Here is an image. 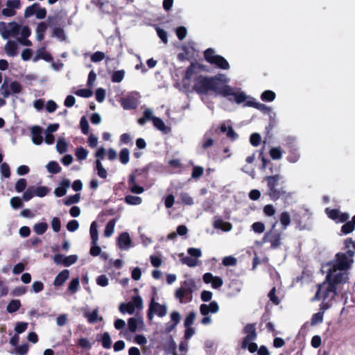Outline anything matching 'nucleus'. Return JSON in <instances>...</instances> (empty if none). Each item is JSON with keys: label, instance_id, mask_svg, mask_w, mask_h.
Returning <instances> with one entry per match:
<instances>
[{"label": "nucleus", "instance_id": "338daca9", "mask_svg": "<svg viewBox=\"0 0 355 355\" xmlns=\"http://www.w3.org/2000/svg\"><path fill=\"white\" fill-rule=\"evenodd\" d=\"M10 205L13 209H19L23 207L22 200L19 197H12L10 199Z\"/></svg>", "mask_w": 355, "mask_h": 355}, {"label": "nucleus", "instance_id": "c756f323", "mask_svg": "<svg viewBox=\"0 0 355 355\" xmlns=\"http://www.w3.org/2000/svg\"><path fill=\"white\" fill-rule=\"evenodd\" d=\"M116 220L115 218L110 220L106 225L104 230V236L105 237H110L114 232V226Z\"/></svg>", "mask_w": 355, "mask_h": 355}, {"label": "nucleus", "instance_id": "a211bd4d", "mask_svg": "<svg viewBox=\"0 0 355 355\" xmlns=\"http://www.w3.org/2000/svg\"><path fill=\"white\" fill-rule=\"evenodd\" d=\"M69 271L67 269H64L60 272L55 277L53 281V285L56 287L62 286L69 278Z\"/></svg>", "mask_w": 355, "mask_h": 355}, {"label": "nucleus", "instance_id": "ddd939ff", "mask_svg": "<svg viewBox=\"0 0 355 355\" xmlns=\"http://www.w3.org/2000/svg\"><path fill=\"white\" fill-rule=\"evenodd\" d=\"M218 310L219 306L216 301H212L209 304H202L200 306V312L202 315H207L209 313H216Z\"/></svg>", "mask_w": 355, "mask_h": 355}, {"label": "nucleus", "instance_id": "4d7b16f0", "mask_svg": "<svg viewBox=\"0 0 355 355\" xmlns=\"http://www.w3.org/2000/svg\"><path fill=\"white\" fill-rule=\"evenodd\" d=\"M9 88L12 94H19L22 91V87L17 81L12 82Z\"/></svg>", "mask_w": 355, "mask_h": 355}, {"label": "nucleus", "instance_id": "5fc2aeb1", "mask_svg": "<svg viewBox=\"0 0 355 355\" xmlns=\"http://www.w3.org/2000/svg\"><path fill=\"white\" fill-rule=\"evenodd\" d=\"M204 173V168L200 166H195L193 168L191 173V178L193 179H198L200 178Z\"/></svg>", "mask_w": 355, "mask_h": 355}, {"label": "nucleus", "instance_id": "5701e85b", "mask_svg": "<svg viewBox=\"0 0 355 355\" xmlns=\"http://www.w3.org/2000/svg\"><path fill=\"white\" fill-rule=\"evenodd\" d=\"M300 157V154L297 148L291 147L288 151L286 159L291 163L297 162Z\"/></svg>", "mask_w": 355, "mask_h": 355}, {"label": "nucleus", "instance_id": "473e14b6", "mask_svg": "<svg viewBox=\"0 0 355 355\" xmlns=\"http://www.w3.org/2000/svg\"><path fill=\"white\" fill-rule=\"evenodd\" d=\"M101 344L103 348L110 349L112 346V340L108 332H104L101 336Z\"/></svg>", "mask_w": 355, "mask_h": 355}, {"label": "nucleus", "instance_id": "e433bc0d", "mask_svg": "<svg viewBox=\"0 0 355 355\" xmlns=\"http://www.w3.org/2000/svg\"><path fill=\"white\" fill-rule=\"evenodd\" d=\"M96 168L97 170V174L100 178L103 179H105L107 178V171L105 170V168H104L99 159H97L96 161Z\"/></svg>", "mask_w": 355, "mask_h": 355}, {"label": "nucleus", "instance_id": "7ed1b4c3", "mask_svg": "<svg viewBox=\"0 0 355 355\" xmlns=\"http://www.w3.org/2000/svg\"><path fill=\"white\" fill-rule=\"evenodd\" d=\"M195 287L196 284L193 279L185 280L182 283L181 286L175 291V296L182 304L190 302L193 299Z\"/></svg>", "mask_w": 355, "mask_h": 355}, {"label": "nucleus", "instance_id": "dca6fc26", "mask_svg": "<svg viewBox=\"0 0 355 355\" xmlns=\"http://www.w3.org/2000/svg\"><path fill=\"white\" fill-rule=\"evenodd\" d=\"M198 68L202 69L203 65L198 64L197 63L191 62V64L187 68L184 75L183 76V81L190 80L194 73H196V69Z\"/></svg>", "mask_w": 355, "mask_h": 355}, {"label": "nucleus", "instance_id": "6e6552de", "mask_svg": "<svg viewBox=\"0 0 355 355\" xmlns=\"http://www.w3.org/2000/svg\"><path fill=\"white\" fill-rule=\"evenodd\" d=\"M328 281V284L324 291H322V286H319L318 289L313 297L314 300H319L321 298L324 301L326 300L331 294V297L334 298L337 293V286H336L333 283H331L329 280Z\"/></svg>", "mask_w": 355, "mask_h": 355}, {"label": "nucleus", "instance_id": "864d4df0", "mask_svg": "<svg viewBox=\"0 0 355 355\" xmlns=\"http://www.w3.org/2000/svg\"><path fill=\"white\" fill-rule=\"evenodd\" d=\"M354 226L351 221H347L341 227V232L344 234H347L352 232L354 230Z\"/></svg>", "mask_w": 355, "mask_h": 355}, {"label": "nucleus", "instance_id": "e2e57ef3", "mask_svg": "<svg viewBox=\"0 0 355 355\" xmlns=\"http://www.w3.org/2000/svg\"><path fill=\"white\" fill-rule=\"evenodd\" d=\"M261 141V135L259 133L254 132L250 135V141L253 146H258Z\"/></svg>", "mask_w": 355, "mask_h": 355}, {"label": "nucleus", "instance_id": "4468645a", "mask_svg": "<svg viewBox=\"0 0 355 355\" xmlns=\"http://www.w3.org/2000/svg\"><path fill=\"white\" fill-rule=\"evenodd\" d=\"M117 244L120 249L128 250L130 247L131 239L128 232L121 233L117 239Z\"/></svg>", "mask_w": 355, "mask_h": 355}, {"label": "nucleus", "instance_id": "4c0bfd02", "mask_svg": "<svg viewBox=\"0 0 355 355\" xmlns=\"http://www.w3.org/2000/svg\"><path fill=\"white\" fill-rule=\"evenodd\" d=\"M270 156L272 159L278 160L282 157V151L280 147H272L269 151Z\"/></svg>", "mask_w": 355, "mask_h": 355}, {"label": "nucleus", "instance_id": "3c124183", "mask_svg": "<svg viewBox=\"0 0 355 355\" xmlns=\"http://www.w3.org/2000/svg\"><path fill=\"white\" fill-rule=\"evenodd\" d=\"M196 318V313L194 311L190 312L184 319V327H189L193 324Z\"/></svg>", "mask_w": 355, "mask_h": 355}, {"label": "nucleus", "instance_id": "bf43d9fd", "mask_svg": "<svg viewBox=\"0 0 355 355\" xmlns=\"http://www.w3.org/2000/svg\"><path fill=\"white\" fill-rule=\"evenodd\" d=\"M28 325V322H18L16 323V325L15 327V331L18 334H22L27 329Z\"/></svg>", "mask_w": 355, "mask_h": 355}, {"label": "nucleus", "instance_id": "b1692460", "mask_svg": "<svg viewBox=\"0 0 355 355\" xmlns=\"http://www.w3.org/2000/svg\"><path fill=\"white\" fill-rule=\"evenodd\" d=\"M121 105L124 109L131 110L136 108L137 103L135 98L128 97L122 100Z\"/></svg>", "mask_w": 355, "mask_h": 355}, {"label": "nucleus", "instance_id": "ea45409f", "mask_svg": "<svg viewBox=\"0 0 355 355\" xmlns=\"http://www.w3.org/2000/svg\"><path fill=\"white\" fill-rule=\"evenodd\" d=\"M47 228H48L47 223L42 222V223H36L33 227V230L37 234L41 235V234H43L44 233H45Z\"/></svg>", "mask_w": 355, "mask_h": 355}, {"label": "nucleus", "instance_id": "09e8293b", "mask_svg": "<svg viewBox=\"0 0 355 355\" xmlns=\"http://www.w3.org/2000/svg\"><path fill=\"white\" fill-rule=\"evenodd\" d=\"M268 297L270 298V300L275 305H278L280 303V300L278 297L276 295V287L273 286L272 289L269 291Z\"/></svg>", "mask_w": 355, "mask_h": 355}, {"label": "nucleus", "instance_id": "6e6d98bb", "mask_svg": "<svg viewBox=\"0 0 355 355\" xmlns=\"http://www.w3.org/2000/svg\"><path fill=\"white\" fill-rule=\"evenodd\" d=\"M324 312L320 311L313 315L311 320V325L321 323L323 321Z\"/></svg>", "mask_w": 355, "mask_h": 355}, {"label": "nucleus", "instance_id": "0eeeda50", "mask_svg": "<svg viewBox=\"0 0 355 355\" xmlns=\"http://www.w3.org/2000/svg\"><path fill=\"white\" fill-rule=\"evenodd\" d=\"M277 222H275L272 227V230L269 232H266L261 240V243L270 242V248L272 249L278 248L281 244L282 240V234L278 231H275L274 228L276 225Z\"/></svg>", "mask_w": 355, "mask_h": 355}, {"label": "nucleus", "instance_id": "f03ea898", "mask_svg": "<svg viewBox=\"0 0 355 355\" xmlns=\"http://www.w3.org/2000/svg\"><path fill=\"white\" fill-rule=\"evenodd\" d=\"M264 180L267 184L266 195L268 196L272 201H277L280 198H288L291 196L284 185L285 181L279 174L266 176Z\"/></svg>", "mask_w": 355, "mask_h": 355}, {"label": "nucleus", "instance_id": "f8f14e48", "mask_svg": "<svg viewBox=\"0 0 355 355\" xmlns=\"http://www.w3.org/2000/svg\"><path fill=\"white\" fill-rule=\"evenodd\" d=\"M348 279V273L346 272H339L334 275L329 272L327 275V279L329 280L336 286H337L338 284L346 283Z\"/></svg>", "mask_w": 355, "mask_h": 355}, {"label": "nucleus", "instance_id": "680f3d73", "mask_svg": "<svg viewBox=\"0 0 355 355\" xmlns=\"http://www.w3.org/2000/svg\"><path fill=\"white\" fill-rule=\"evenodd\" d=\"M75 94L80 97L89 98L92 96V91L90 89H80L75 92Z\"/></svg>", "mask_w": 355, "mask_h": 355}, {"label": "nucleus", "instance_id": "9b49d317", "mask_svg": "<svg viewBox=\"0 0 355 355\" xmlns=\"http://www.w3.org/2000/svg\"><path fill=\"white\" fill-rule=\"evenodd\" d=\"M243 332L246 336L243 338V345L245 347L248 342L254 341L257 338L256 331V323H248L243 328Z\"/></svg>", "mask_w": 355, "mask_h": 355}, {"label": "nucleus", "instance_id": "72a5a7b5", "mask_svg": "<svg viewBox=\"0 0 355 355\" xmlns=\"http://www.w3.org/2000/svg\"><path fill=\"white\" fill-rule=\"evenodd\" d=\"M80 200V194L76 193L72 196H69L64 200V204L66 206H69L73 204L78 203Z\"/></svg>", "mask_w": 355, "mask_h": 355}, {"label": "nucleus", "instance_id": "a19ab883", "mask_svg": "<svg viewBox=\"0 0 355 355\" xmlns=\"http://www.w3.org/2000/svg\"><path fill=\"white\" fill-rule=\"evenodd\" d=\"M325 213L330 219L336 221L338 218L340 211L338 209L326 208Z\"/></svg>", "mask_w": 355, "mask_h": 355}, {"label": "nucleus", "instance_id": "bb28decb", "mask_svg": "<svg viewBox=\"0 0 355 355\" xmlns=\"http://www.w3.org/2000/svg\"><path fill=\"white\" fill-rule=\"evenodd\" d=\"M21 306V302L19 300H12L6 307V311L12 313L16 312Z\"/></svg>", "mask_w": 355, "mask_h": 355}, {"label": "nucleus", "instance_id": "de8ad7c7", "mask_svg": "<svg viewBox=\"0 0 355 355\" xmlns=\"http://www.w3.org/2000/svg\"><path fill=\"white\" fill-rule=\"evenodd\" d=\"M0 172L3 177L8 178L10 176V168L6 162H3L0 165Z\"/></svg>", "mask_w": 355, "mask_h": 355}, {"label": "nucleus", "instance_id": "9d476101", "mask_svg": "<svg viewBox=\"0 0 355 355\" xmlns=\"http://www.w3.org/2000/svg\"><path fill=\"white\" fill-rule=\"evenodd\" d=\"M10 29L6 27V24L3 21L0 22V29L1 30V36L4 39H8L10 36H17L20 31L21 26L17 22L12 21L8 24Z\"/></svg>", "mask_w": 355, "mask_h": 355}, {"label": "nucleus", "instance_id": "c85d7f7f", "mask_svg": "<svg viewBox=\"0 0 355 355\" xmlns=\"http://www.w3.org/2000/svg\"><path fill=\"white\" fill-rule=\"evenodd\" d=\"M125 71L123 69L117 70L112 73L111 80L112 83H121L124 78Z\"/></svg>", "mask_w": 355, "mask_h": 355}, {"label": "nucleus", "instance_id": "774afa93", "mask_svg": "<svg viewBox=\"0 0 355 355\" xmlns=\"http://www.w3.org/2000/svg\"><path fill=\"white\" fill-rule=\"evenodd\" d=\"M175 33L180 40H182L187 36V31L184 26H179L175 30Z\"/></svg>", "mask_w": 355, "mask_h": 355}, {"label": "nucleus", "instance_id": "393cba45", "mask_svg": "<svg viewBox=\"0 0 355 355\" xmlns=\"http://www.w3.org/2000/svg\"><path fill=\"white\" fill-rule=\"evenodd\" d=\"M279 221L282 225V228L286 230L291 224V216L288 212L283 211L279 216Z\"/></svg>", "mask_w": 355, "mask_h": 355}, {"label": "nucleus", "instance_id": "7c9ffc66", "mask_svg": "<svg viewBox=\"0 0 355 355\" xmlns=\"http://www.w3.org/2000/svg\"><path fill=\"white\" fill-rule=\"evenodd\" d=\"M119 311L122 313H128L131 315L135 313V309H134V306L131 304V303L129 302L128 303H121L119 305Z\"/></svg>", "mask_w": 355, "mask_h": 355}, {"label": "nucleus", "instance_id": "8fccbe9b", "mask_svg": "<svg viewBox=\"0 0 355 355\" xmlns=\"http://www.w3.org/2000/svg\"><path fill=\"white\" fill-rule=\"evenodd\" d=\"M139 321L135 318H130L128 320V328L130 331L134 333L137 331Z\"/></svg>", "mask_w": 355, "mask_h": 355}, {"label": "nucleus", "instance_id": "2eb2a0df", "mask_svg": "<svg viewBox=\"0 0 355 355\" xmlns=\"http://www.w3.org/2000/svg\"><path fill=\"white\" fill-rule=\"evenodd\" d=\"M270 313L268 311L265 312L261 318V324L266 322V328L268 332H271L275 336L277 334V331L275 330L274 324L270 322Z\"/></svg>", "mask_w": 355, "mask_h": 355}, {"label": "nucleus", "instance_id": "f257e3e1", "mask_svg": "<svg viewBox=\"0 0 355 355\" xmlns=\"http://www.w3.org/2000/svg\"><path fill=\"white\" fill-rule=\"evenodd\" d=\"M227 80L224 75L218 74L214 76L198 75L193 79V91L200 95H206L214 92L228 100L235 101L237 104L243 103L246 96L244 92H236L234 88L226 85Z\"/></svg>", "mask_w": 355, "mask_h": 355}, {"label": "nucleus", "instance_id": "c9c22d12", "mask_svg": "<svg viewBox=\"0 0 355 355\" xmlns=\"http://www.w3.org/2000/svg\"><path fill=\"white\" fill-rule=\"evenodd\" d=\"M50 191V189L47 187L40 186L36 188H34V193L35 196L43 198L46 196Z\"/></svg>", "mask_w": 355, "mask_h": 355}, {"label": "nucleus", "instance_id": "58836bf2", "mask_svg": "<svg viewBox=\"0 0 355 355\" xmlns=\"http://www.w3.org/2000/svg\"><path fill=\"white\" fill-rule=\"evenodd\" d=\"M80 285L79 279L78 277L73 278L69 284L68 291L73 294L78 290Z\"/></svg>", "mask_w": 355, "mask_h": 355}, {"label": "nucleus", "instance_id": "a18cd8bd", "mask_svg": "<svg viewBox=\"0 0 355 355\" xmlns=\"http://www.w3.org/2000/svg\"><path fill=\"white\" fill-rule=\"evenodd\" d=\"M88 151L83 147H78L76 148L75 155L78 160H84L87 158Z\"/></svg>", "mask_w": 355, "mask_h": 355}, {"label": "nucleus", "instance_id": "2f4dec72", "mask_svg": "<svg viewBox=\"0 0 355 355\" xmlns=\"http://www.w3.org/2000/svg\"><path fill=\"white\" fill-rule=\"evenodd\" d=\"M119 160L121 164H127L130 160V152L127 148H122L119 153Z\"/></svg>", "mask_w": 355, "mask_h": 355}, {"label": "nucleus", "instance_id": "6ab92c4d", "mask_svg": "<svg viewBox=\"0 0 355 355\" xmlns=\"http://www.w3.org/2000/svg\"><path fill=\"white\" fill-rule=\"evenodd\" d=\"M60 186L55 188L54 193L57 197H62L67 193V189L70 186V181L64 179L61 181Z\"/></svg>", "mask_w": 355, "mask_h": 355}, {"label": "nucleus", "instance_id": "052dcab7", "mask_svg": "<svg viewBox=\"0 0 355 355\" xmlns=\"http://www.w3.org/2000/svg\"><path fill=\"white\" fill-rule=\"evenodd\" d=\"M35 196L34 193V187H29L24 193L22 196V199L24 201H28L33 198Z\"/></svg>", "mask_w": 355, "mask_h": 355}, {"label": "nucleus", "instance_id": "69168bd1", "mask_svg": "<svg viewBox=\"0 0 355 355\" xmlns=\"http://www.w3.org/2000/svg\"><path fill=\"white\" fill-rule=\"evenodd\" d=\"M78 261V256L76 254H71L67 257H65L64 266L69 267L70 266L74 264Z\"/></svg>", "mask_w": 355, "mask_h": 355}, {"label": "nucleus", "instance_id": "f3484780", "mask_svg": "<svg viewBox=\"0 0 355 355\" xmlns=\"http://www.w3.org/2000/svg\"><path fill=\"white\" fill-rule=\"evenodd\" d=\"M42 128L40 126H33L31 128L32 141L36 145H40L43 141Z\"/></svg>", "mask_w": 355, "mask_h": 355}, {"label": "nucleus", "instance_id": "20e7f679", "mask_svg": "<svg viewBox=\"0 0 355 355\" xmlns=\"http://www.w3.org/2000/svg\"><path fill=\"white\" fill-rule=\"evenodd\" d=\"M354 250H347L346 252H338L336 254V263L334 265V270L340 271L347 270L350 268L354 263L353 257L354 256Z\"/></svg>", "mask_w": 355, "mask_h": 355}, {"label": "nucleus", "instance_id": "13d9d810", "mask_svg": "<svg viewBox=\"0 0 355 355\" xmlns=\"http://www.w3.org/2000/svg\"><path fill=\"white\" fill-rule=\"evenodd\" d=\"M85 316L89 323H95L98 320V310L94 309L92 313H85Z\"/></svg>", "mask_w": 355, "mask_h": 355}, {"label": "nucleus", "instance_id": "0e129e2a", "mask_svg": "<svg viewBox=\"0 0 355 355\" xmlns=\"http://www.w3.org/2000/svg\"><path fill=\"white\" fill-rule=\"evenodd\" d=\"M180 199L182 202L186 205H192L193 204V198L187 193H180Z\"/></svg>", "mask_w": 355, "mask_h": 355}, {"label": "nucleus", "instance_id": "c03bdc74", "mask_svg": "<svg viewBox=\"0 0 355 355\" xmlns=\"http://www.w3.org/2000/svg\"><path fill=\"white\" fill-rule=\"evenodd\" d=\"M27 186V181L24 178L19 179L15 186L17 192L20 193L25 190Z\"/></svg>", "mask_w": 355, "mask_h": 355}, {"label": "nucleus", "instance_id": "37998d69", "mask_svg": "<svg viewBox=\"0 0 355 355\" xmlns=\"http://www.w3.org/2000/svg\"><path fill=\"white\" fill-rule=\"evenodd\" d=\"M134 306V309H141L143 308V300L141 296H133L130 302Z\"/></svg>", "mask_w": 355, "mask_h": 355}, {"label": "nucleus", "instance_id": "39448f33", "mask_svg": "<svg viewBox=\"0 0 355 355\" xmlns=\"http://www.w3.org/2000/svg\"><path fill=\"white\" fill-rule=\"evenodd\" d=\"M204 58L206 62L218 69L227 70L230 67L227 60L222 55H216L211 48H208L204 51Z\"/></svg>", "mask_w": 355, "mask_h": 355}, {"label": "nucleus", "instance_id": "423d86ee", "mask_svg": "<svg viewBox=\"0 0 355 355\" xmlns=\"http://www.w3.org/2000/svg\"><path fill=\"white\" fill-rule=\"evenodd\" d=\"M148 170L146 168H136L128 176V189L132 193L141 194L144 191V188L137 184V177L144 173H148Z\"/></svg>", "mask_w": 355, "mask_h": 355}, {"label": "nucleus", "instance_id": "cd10ccee", "mask_svg": "<svg viewBox=\"0 0 355 355\" xmlns=\"http://www.w3.org/2000/svg\"><path fill=\"white\" fill-rule=\"evenodd\" d=\"M47 171L52 174H57L60 172L61 167L55 161H51L46 165Z\"/></svg>", "mask_w": 355, "mask_h": 355}, {"label": "nucleus", "instance_id": "79ce46f5", "mask_svg": "<svg viewBox=\"0 0 355 355\" xmlns=\"http://www.w3.org/2000/svg\"><path fill=\"white\" fill-rule=\"evenodd\" d=\"M56 149L60 154L64 153L67 150V143L64 139H58Z\"/></svg>", "mask_w": 355, "mask_h": 355}, {"label": "nucleus", "instance_id": "a878e982", "mask_svg": "<svg viewBox=\"0 0 355 355\" xmlns=\"http://www.w3.org/2000/svg\"><path fill=\"white\" fill-rule=\"evenodd\" d=\"M124 201L128 205H138L142 202V198L136 196L128 195L125 197Z\"/></svg>", "mask_w": 355, "mask_h": 355}, {"label": "nucleus", "instance_id": "4be33fe9", "mask_svg": "<svg viewBox=\"0 0 355 355\" xmlns=\"http://www.w3.org/2000/svg\"><path fill=\"white\" fill-rule=\"evenodd\" d=\"M91 244H97L98 240V232L97 229V223L93 221L90 225Z\"/></svg>", "mask_w": 355, "mask_h": 355}, {"label": "nucleus", "instance_id": "49530a36", "mask_svg": "<svg viewBox=\"0 0 355 355\" xmlns=\"http://www.w3.org/2000/svg\"><path fill=\"white\" fill-rule=\"evenodd\" d=\"M80 126L82 132L84 135H88L89 130V125L86 116H83L80 119Z\"/></svg>", "mask_w": 355, "mask_h": 355}, {"label": "nucleus", "instance_id": "1a4fd4ad", "mask_svg": "<svg viewBox=\"0 0 355 355\" xmlns=\"http://www.w3.org/2000/svg\"><path fill=\"white\" fill-rule=\"evenodd\" d=\"M166 306L155 302V298L152 297L147 313L148 319L151 320L153 318L154 313L157 315L159 317L162 318L166 315Z\"/></svg>", "mask_w": 355, "mask_h": 355}, {"label": "nucleus", "instance_id": "603ef678", "mask_svg": "<svg viewBox=\"0 0 355 355\" xmlns=\"http://www.w3.org/2000/svg\"><path fill=\"white\" fill-rule=\"evenodd\" d=\"M39 7V3H35L30 6H28L24 12V17L26 18L30 17L36 12V8Z\"/></svg>", "mask_w": 355, "mask_h": 355}, {"label": "nucleus", "instance_id": "412c9836", "mask_svg": "<svg viewBox=\"0 0 355 355\" xmlns=\"http://www.w3.org/2000/svg\"><path fill=\"white\" fill-rule=\"evenodd\" d=\"M6 53L11 57L17 55V44L14 41H8L5 46Z\"/></svg>", "mask_w": 355, "mask_h": 355}, {"label": "nucleus", "instance_id": "f704fd0d", "mask_svg": "<svg viewBox=\"0 0 355 355\" xmlns=\"http://www.w3.org/2000/svg\"><path fill=\"white\" fill-rule=\"evenodd\" d=\"M275 97H276L275 93L271 90H266L261 95V100L263 101H266V102H271V101H274Z\"/></svg>", "mask_w": 355, "mask_h": 355}, {"label": "nucleus", "instance_id": "aec40b11", "mask_svg": "<svg viewBox=\"0 0 355 355\" xmlns=\"http://www.w3.org/2000/svg\"><path fill=\"white\" fill-rule=\"evenodd\" d=\"M153 125L159 130L166 134L170 131V128L166 126L164 122L159 117L153 118Z\"/></svg>", "mask_w": 355, "mask_h": 355}]
</instances>
